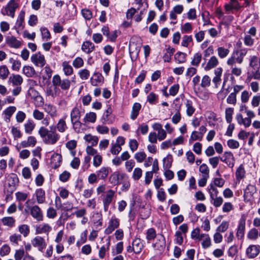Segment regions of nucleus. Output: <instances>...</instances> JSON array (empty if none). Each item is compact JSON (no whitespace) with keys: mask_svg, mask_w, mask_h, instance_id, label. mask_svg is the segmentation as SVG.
I'll return each instance as SVG.
<instances>
[{"mask_svg":"<svg viewBox=\"0 0 260 260\" xmlns=\"http://www.w3.org/2000/svg\"><path fill=\"white\" fill-rule=\"evenodd\" d=\"M38 133L43 139L44 143L48 145L55 144L60 138V136L55 131H49L44 126L40 127Z\"/></svg>","mask_w":260,"mask_h":260,"instance_id":"f257e3e1","label":"nucleus"},{"mask_svg":"<svg viewBox=\"0 0 260 260\" xmlns=\"http://www.w3.org/2000/svg\"><path fill=\"white\" fill-rule=\"evenodd\" d=\"M246 113L247 117L243 118L242 114L238 113L236 116V119L238 124H243L245 127H247L251 125V119L255 117V114L253 111L249 109H247Z\"/></svg>","mask_w":260,"mask_h":260,"instance_id":"f03ea898","label":"nucleus"},{"mask_svg":"<svg viewBox=\"0 0 260 260\" xmlns=\"http://www.w3.org/2000/svg\"><path fill=\"white\" fill-rule=\"evenodd\" d=\"M19 7V5L16 0H10L6 7L2 9L1 13L3 15L14 18L15 11Z\"/></svg>","mask_w":260,"mask_h":260,"instance_id":"7ed1b4c3","label":"nucleus"},{"mask_svg":"<svg viewBox=\"0 0 260 260\" xmlns=\"http://www.w3.org/2000/svg\"><path fill=\"white\" fill-rule=\"evenodd\" d=\"M52 84L54 86L60 87L62 90H68L71 86V81L68 79H61L58 75H54L52 78Z\"/></svg>","mask_w":260,"mask_h":260,"instance_id":"20e7f679","label":"nucleus"},{"mask_svg":"<svg viewBox=\"0 0 260 260\" xmlns=\"http://www.w3.org/2000/svg\"><path fill=\"white\" fill-rule=\"evenodd\" d=\"M32 246L38 249V251L42 252L47 247V243L44 238L37 236L31 240Z\"/></svg>","mask_w":260,"mask_h":260,"instance_id":"39448f33","label":"nucleus"},{"mask_svg":"<svg viewBox=\"0 0 260 260\" xmlns=\"http://www.w3.org/2000/svg\"><path fill=\"white\" fill-rule=\"evenodd\" d=\"M30 60L36 67L42 68L46 64L45 56L40 52L32 55L30 57Z\"/></svg>","mask_w":260,"mask_h":260,"instance_id":"423d86ee","label":"nucleus"},{"mask_svg":"<svg viewBox=\"0 0 260 260\" xmlns=\"http://www.w3.org/2000/svg\"><path fill=\"white\" fill-rule=\"evenodd\" d=\"M115 191L109 189L106 192V194L103 196V203L104 205V209L105 212L107 211L110 204L112 203Z\"/></svg>","mask_w":260,"mask_h":260,"instance_id":"0eeeda50","label":"nucleus"},{"mask_svg":"<svg viewBox=\"0 0 260 260\" xmlns=\"http://www.w3.org/2000/svg\"><path fill=\"white\" fill-rule=\"evenodd\" d=\"M29 211L32 217L37 221H42L43 219V213L41 208L37 205L29 207Z\"/></svg>","mask_w":260,"mask_h":260,"instance_id":"6e6552de","label":"nucleus"},{"mask_svg":"<svg viewBox=\"0 0 260 260\" xmlns=\"http://www.w3.org/2000/svg\"><path fill=\"white\" fill-rule=\"evenodd\" d=\"M220 160L231 168L234 166L235 160L233 154L230 151L224 152Z\"/></svg>","mask_w":260,"mask_h":260,"instance_id":"1a4fd4ad","label":"nucleus"},{"mask_svg":"<svg viewBox=\"0 0 260 260\" xmlns=\"http://www.w3.org/2000/svg\"><path fill=\"white\" fill-rule=\"evenodd\" d=\"M28 94L31 98L35 99L36 106L40 107L43 105V98L39 95V93L35 89L32 88H29L28 91Z\"/></svg>","mask_w":260,"mask_h":260,"instance_id":"9d476101","label":"nucleus"},{"mask_svg":"<svg viewBox=\"0 0 260 260\" xmlns=\"http://www.w3.org/2000/svg\"><path fill=\"white\" fill-rule=\"evenodd\" d=\"M9 187V191L12 192L18 183V178L15 174L12 173L8 175L6 180Z\"/></svg>","mask_w":260,"mask_h":260,"instance_id":"9b49d317","label":"nucleus"},{"mask_svg":"<svg viewBox=\"0 0 260 260\" xmlns=\"http://www.w3.org/2000/svg\"><path fill=\"white\" fill-rule=\"evenodd\" d=\"M119 225V220L115 217H112L109 222L108 226L106 229L105 233L107 235L112 233Z\"/></svg>","mask_w":260,"mask_h":260,"instance_id":"f8f14e48","label":"nucleus"},{"mask_svg":"<svg viewBox=\"0 0 260 260\" xmlns=\"http://www.w3.org/2000/svg\"><path fill=\"white\" fill-rule=\"evenodd\" d=\"M246 221L245 218H241L239 221L236 233V237L238 239H242L244 236Z\"/></svg>","mask_w":260,"mask_h":260,"instance_id":"ddd939ff","label":"nucleus"},{"mask_svg":"<svg viewBox=\"0 0 260 260\" xmlns=\"http://www.w3.org/2000/svg\"><path fill=\"white\" fill-rule=\"evenodd\" d=\"M6 43L10 47L16 49L21 46V42L14 36H8L6 38Z\"/></svg>","mask_w":260,"mask_h":260,"instance_id":"4468645a","label":"nucleus"},{"mask_svg":"<svg viewBox=\"0 0 260 260\" xmlns=\"http://www.w3.org/2000/svg\"><path fill=\"white\" fill-rule=\"evenodd\" d=\"M259 246L250 245L246 249V254L250 258L255 257L259 253Z\"/></svg>","mask_w":260,"mask_h":260,"instance_id":"2eb2a0df","label":"nucleus"},{"mask_svg":"<svg viewBox=\"0 0 260 260\" xmlns=\"http://www.w3.org/2000/svg\"><path fill=\"white\" fill-rule=\"evenodd\" d=\"M52 230L51 226L48 223H42L36 228V233L38 234H47Z\"/></svg>","mask_w":260,"mask_h":260,"instance_id":"dca6fc26","label":"nucleus"},{"mask_svg":"<svg viewBox=\"0 0 260 260\" xmlns=\"http://www.w3.org/2000/svg\"><path fill=\"white\" fill-rule=\"evenodd\" d=\"M104 80L102 75L99 73H95L90 78V82L93 86H98L102 84Z\"/></svg>","mask_w":260,"mask_h":260,"instance_id":"f3484780","label":"nucleus"},{"mask_svg":"<svg viewBox=\"0 0 260 260\" xmlns=\"http://www.w3.org/2000/svg\"><path fill=\"white\" fill-rule=\"evenodd\" d=\"M36 143V138L34 136H29L27 140L21 141L20 145L22 148L34 147Z\"/></svg>","mask_w":260,"mask_h":260,"instance_id":"a211bd4d","label":"nucleus"},{"mask_svg":"<svg viewBox=\"0 0 260 260\" xmlns=\"http://www.w3.org/2000/svg\"><path fill=\"white\" fill-rule=\"evenodd\" d=\"M132 245L133 246V250H134V252L136 254H139L144 247L142 241L141 239L138 238H136L133 240Z\"/></svg>","mask_w":260,"mask_h":260,"instance_id":"6ab92c4d","label":"nucleus"},{"mask_svg":"<svg viewBox=\"0 0 260 260\" xmlns=\"http://www.w3.org/2000/svg\"><path fill=\"white\" fill-rule=\"evenodd\" d=\"M25 12L24 10H21L18 16L17 19L15 23V28L16 29L21 30L23 28V23L24 22Z\"/></svg>","mask_w":260,"mask_h":260,"instance_id":"aec40b11","label":"nucleus"},{"mask_svg":"<svg viewBox=\"0 0 260 260\" xmlns=\"http://www.w3.org/2000/svg\"><path fill=\"white\" fill-rule=\"evenodd\" d=\"M8 82L13 85L20 86L23 82V78L20 75L12 74L9 78Z\"/></svg>","mask_w":260,"mask_h":260,"instance_id":"412c9836","label":"nucleus"},{"mask_svg":"<svg viewBox=\"0 0 260 260\" xmlns=\"http://www.w3.org/2000/svg\"><path fill=\"white\" fill-rule=\"evenodd\" d=\"M44 109L51 117H55L57 116V111L56 107L51 104H45Z\"/></svg>","mask_w":260,"mask_h":260,"instance_id":"4be33fe9","label":"nucleus"},{"mask_svg":"<svg viewBox=\"0 0 260 260\" xmlns=\"http://www.w3.org/2000/svg\"><path fill=\"white\" fill-rule=\"evenodd\" d=\"M66 118V116H64L59 119L56 125V128L59 133H63L68 129Z\"/></svg>","mask_w":260,"mask_h":260,"instance_id":"5701e85b","label":"nucleus"},{"mask_svg":"<svg viewBox=\"0 0 260 260\" xmlns=\"http://www.w3.org/2000/svg\"><path fill=\"white\" fill-rule=\"evenodd\" d=\"M94 45L89 41L83 42L81 47L82 50L87 54L92 52L94 50Z\"/></svg>","mask_w":260,"mask_h":260,"instance_id":"b1692460","label":"nucleus"},{"mask_svg":"<svg viewBox=\"0 0 260 260\" xmlns=\"http://www.w3.org/2000/svg\"><path fill=\"white\" fill-rule=\"evenodd\" d=\"M157 241L152 244V247L156 249L161 250L165 248L166 241L165 238L162 235L158 237Z\"/></svg>","mask_w":260,"mask_h":260,"instance_id":"393cba45","label":"nucleus"},{"mask_svg":"<svg viewBox=\"0 0 260 260\" xmlns=\"http://www.w3.org/2000/svg\"><path fill=\"white\" fill-rule=\"evenodd\" d=\"M1 221L3 225L10 228L14 227L16 222L15 218L11 216L4 217L1 219Z\"/></svg>","mask_w":260,"mask_h":260,"instance_id":"a878e982","label":"nucleus"},{"mask_svg":"<svg viewBox=\"0 0 260 260\" xmlns=\"http://www.w3.org/2000/svg\"><path fill=\"white\" fill-rule=\"evenodd\" d=\"M186 108V113L188 117H191L194 114L196 109L193 106L192 101L189 100H186L185 102Z\"/></svg>","mask_w":260,"mask_h":260,"instance_id":"bb28decb","label":"nucleus"},{"mask_svg":"<svg viewBox=\"0 0 260 260\" xmlns=\"http://www.w3.org/2000/svg\"><path fill=\"white\" fill-rule=\"evenodd\" d=\"M110 169L108 167H103L96 172L99 179L105 180L109 174Z\"/></svg>","mask_w":260,"mask_h":260,"instance_id":"cd10ccee","label":"nucleus"},{"mask_svg":"<svg viewBox=\"0 0 260 260\" xmlns=\"http://www.w3.org/2000/svg\"><path fill=\"white\" fill-rule=\"evenodd\" d=\"M219 64V61L217 57L212 56L208 60L205 69L206 70H210L214 68H215Z\"/></svg>","mask_w":260,"mask_h":260,"instance_id":"c85d7f7f","label":"nucleus"},{"mask_svg":"<svg viewBox=\"0 0 260 260\" xmlns=\"http://www.w3.org/2000/svg\"><path fill=\"white\" fill-rule=\"evenodd\" d=\"M112 111L111 108L109 107L104 113L101 119L102 122L103 124H111L113 123V120L109 118V116L112 113Z\"/></svg>","mask_w":260,"mask_h":260,"instance_id":"c756f323","label":"nucleus"},{"mask_svg":"<svg viewBox=\"0 0 260 260\" xmlns=\"http://www.w3.org/2000/svg\"><path fill=\"white\" fill-rule=\"evenodd\" d=\"M211 202L216 208L219 207L223 203V200L221 197L214 196V193H211Z\"/></svg>","mask_w":260,"mask_h":260,"instance_id":"7c9ffc66","label":"nucleus"},{"mask_svg":"<svg viewBox=\"0 0 260 260\" xmlns=\"http://www.w3.org/2000/svg\"><path fill=\"white\" fill-rule=\"evenodd\" d=\"M62 70L64 75L67 76H71L73 73V69L70 64L69 62L64 61L62 63Z\"/></svg>","mask_w":260,"mask_h":260,"instance_id":"2f4dec72","label":"nucleus"},{"mask_svg":"<svg viewBox=\"0 0 260 260\" xmlns=\"http://www.w3.org/2000/svg\"><path fill=\"white\" fill-rule=\"evenodd\" d=\"M141 108V105L140 103H135L132 108V111L131 114V118L135 120L138 116L139 111Z\"/></svg>","mask_w":260,"mask_h":260,"instance_id":"473e14b6","label":"nucleus"},{"mask_svg":"<svg viewBox=\"0 0 260 260\" xmlns=\"http://www.w3.org/2000/svg\"><path fill=\"white\" fill-rule=\"evenodd\" d=\"M36 124L32 120H28L24 124L26 134H31L35 127Z\"/></svg>","mask_w":260,"mask_h":260,"instance_id":"72a5a7b5","label":"nucleus"},{"mask_svg":"<svg viewBox=\"0 0 260 260\" xmlns=\"http://www.w3.org/2000/svg\"><path fill=\"white\" fill-rule=\"evenodd\" d=\"M81 117V112L77 107H74L71 111L70 113L71 121L78 120Z\"/></svg>","mask_w":260,"mask_h":260,"instance_id":"f704fd0d","label":"nucleus"},{"mask_svg":"<svg viewBox=\"0 0 260 260\" xmlns=\"http://www.w3.org/2000/svg\"><path fill=\"white\" fill-rule=\"evenodd\" d=\"M37 201L38 204H42L45 201V191L41 188L38 189L35 192Z\"/></svg>","mask_w":260,"mask_h":260,"instance_id":"c9c22d12","label":"nucleus"},{"mask_svg":"<svg viewBox=\"0 0 260 260\" xmlns=\"http://www.w3.org/2000/svg\"><path fill=\"white\" fill-rule=\"evenodd\" d=\"M216 51L218 57L221 59L225 58L230 53V50L228 48L221 46L218 47Z\"/></svg>","mask_w":260,"mask_h":260,"instance_id":"e433bc0d","label":"nucleus"},{"mask_svg":"<svg viewBox=\"0 0 260 260\" xmlns=\"http://www.w3.org/2000/svg\"><path fill=\"white\" fill-rule=\"evenodd\" d=\"M23 73L27 77H32L36 75V72L32 67L25 66L22 69Z\"/></svg>","mask_w":260,"mask_h":260,"instance_id":"4c0bfd02","label":"nucleus"},{"mask_svg":"<svg viewBox=\"0 0 260 260\" xmlns=\"http://www.w3.org/2000/svg\"><path fill=\"white\" fill-rule=\"evenodd\" d=\"M10 74V71L6 65L0 66V79L2 80L6 79Z\"/></svg>","mask_w":260,"mask_h":260,"instance_id":"58836bf2","label":"nucleus"},{"mask_svg":"<svg viewBox=\"0 0 260 260\" xmlns=\"http://www.w3.org/2000/svg\"><path fill=\"white\" fill-rule=\"evenodd\" d=\"M61 161V156L57 153L53 154L51 158V162L55 168L58 167Z\"/></svg>","mask_w":260,"mask_h":260,"instance_id":"ea45409f","label":"nucleus"},{"mask_svg":"<svg viewBox=\"0 0 260 260\" xmlns=\"http://www.w3.org/2000/svg\"><path fill=\"white\" fill-rule=\"evenodd\" d=\"M245 176V171L242 165H241L237 169L236 172V179L240 181Z\"/></svg>","mask_w":260,"mask_h":260,"instance_id":"a19ab883","label":"nucleus"},{"mask_svg":"<svg viewBox=\"0 0 260 260\" xmlns=\"http://www.w3.org/2000/svg\"><path fill=\"white\" fill-rule=\"evenodd\" d=\"M84 139L87 142L91 144V146H93L97 145L99 139L96 136H94L91 134L86 135L84 137Z\"/></svg>","mask_w":260,"mask_h":260,"instance_id":"79ce46f5","label":"nucleus"},{"mask_svg":"<svg viewBox=\"0 0 260 260\" xmlns=\"http://www.w3.org/2000/svg\"><path fill=\"white\" fill-rule=\"evenodd\" d=\"M255 192L256 187L255 186L249 184L247 186L244 190V196L246 197H252Z\"/></svg>","mask_w":260,"mask_h":260,"instance_id":"37998d69","label":"nucleus"},{"mask_svg":"<svg viewBox=\"0 0 260 260\" xmlns=\"http://www.w3.org/2000/svg\"><path fill=\"white\" fill-rule=\"evenodd\" d=\"M186 54L184 53L178 52L174 56L175 61L178 63H182L186 61Z\"/></svg>","mask_w":260,"mask_h":260,"instance_id":"c03bdc74","label":"nucleus"},{"mask_svg":"<svg viewBox=\"0 0 260 260\" xmlns=\"http://www.w3.org/2000/svg\"><path fill=\"white\" fill-rule=\"evenodd\" d=\"M180 29L183 34L190 33L193 30V26L190 22H185L181 25Z\"/></svg>","mask_w":260,"mask_h":260,"instance_id":"a18cd8bd","label":"nucleus"},{"mask_svg":"<svg viewBox=\"0 0 260 260\" xmlns=\"http://www.w3.org/2000/svg\"><path fill=\"white\" fill-rule=\"evenodd\" d=\"M96 119V115L94 112H89L85 114L84 118V121L85 122L94 123Z\"/></svg>","mask_w":260,"mask_h":260,"instance_id":"49530a36","label":"nucleus"},{"mask_svg":"<svg viewBox=\"0 0 260 260\" xmlns=\"http://www.w3.org/2000/svg\"><path fill=\"white\" fill-rule=\"evenodd\" d=\"M156 237V231L153 228L148 229L146 233V239L147 241L154 240Z\"/></svg>","mask_w":260,"mask_h":260,"instance_id":"de8ad7c7","label":"nucleus"},{"mask_svg":"<svg viewBox=\"0 0 260 260\" xmlns=\"http://www.w3.org/2000/svg\"><path fill=\"white\" fill-rule=\"evenodd\" d=\"M203 136L198 132V131H193L190 135L189 139V143L191 144L193 142L197 140H202Z\"/></svg>","mask_w":260,"mask_h":260,"instance_id":"09e8293b","label":"nucleus"},{"mask_svg":"<svg viewBox=\"0 0 260 260\" xmlns=\"http://www.w3.org/2000/svg\"><path fill=\"white\" fill-rule=\"evenodd\" d=\"M107 246H103L101 247L99 252V256L101 258H104L106 255V253L109 249V246L110 245V240L109 239L107 240Z\"/></svg>","mask_w":260,"mask_h":260,"instance_id":"8fccbe9b","label":"nucleus"},{"mask_svg":"<svg viewBox=\"0 0 260 260\" xmlns=\"http://www.w3.org/2000/svg\"><path fill=\"white\" fill-rule=\"evenodd\" d=\"M18 231L19 233L23 236L24 237H27L30 232L28 225L25 224L19 226Z\"/></svg>","mask_w":260,"mask_h":260,"instance_id":"3c124183","label":"nucleus"},{"mask_svg":"<svg viewBox=\"0 0 260 260\" xmlns=\"http://www.w3.org/2000/svg\"><path fill=\"white\" fill-rule=\"evenodd\" d=\"M252 93L251 92L248 91V90H243L241 94L240 99L242 103H246L249 101L250 97L251 96Z\"/></svg>","mask_w":260,"mask_h":260,"instance_id":"603ef678","label":"nucleus"},{"mask_svg":"<svg viewBox=\"0 0 260 260\" xmlns=\"http://www.w3.org/2000/svg\"><path fill=\"white\" fill-rule=\"evenodd\" d=\"M29 193L28 192H24L18 191L15 193V197L17 201L19 202H24L28 198Z\"/></svg>","mask_w":260,"mask_h":260,"instance_id":"864d4df0","label":"nucleus"},{"mask_svg":"<svg viewBox=\"0 0 260 260\" xmlns=\"http://www.w3.org/2000/svg\"><path fill=\"white\" fill-rule=\"evenodd\" d=\"M16 108L15 106H10L8 107L4 111V113L5 115L7 116V121H9L10 120V117L14 114V113L16 111Z\"/></svg>","mask_w":260,"mask_h":260,"instance_id":"5fc2aeb1","label":"nucleus"},{"mask_svg":"<svg viewBox=\"0 0 260 260\" xmlns=\"http://www.w3.org/2000/svg\"><path fill=\"white\" fill-rule=\"evenodd\" d=\"M233 113L234 109L233 108H228L225 109V119L229 123H231L232 121Z\"/></svg>","mask_w":260,"mask_h":260,"instance_id":"6e6d98bb","label":"nucleus"},{"mask_svg":"<svg viewBox=\"0 0 260 260\" xmlns=\"http://www.w3.org/2000/svg\"><path fill=\"white\" fill-rule=\"evenodd\" d=\"M142 170L140 168H136L133 173L132 178L135 181L138 180L142 177Z\"/></svg>","mask_w":260,"mask_h":260,"instance_id":"4d7b16f0","label":"nucleus"},{"mask_svg":"<svg viewBox=\"0 0 260 260\" xmlns=\"http://www.w3.org/2000/svg\"><path fill=\"white\" fill-rule=\"evenodd\" d=\"M9 240L12 244L18 245L19 242L21 241V236L15 233L10 236Z\"/></svg>","mask_w":260,"mask_h":260,"instance_id":"13d9d810","label":"nucleus"},{"mask_svg":"<svg viewBox=\"0 0 260 260\" xmlns=\"http://www.w3.org/2000/svg\"><path fill=\"white\" fill-rule=\"evenodd\" d=\"M202 59V54L200 53H196L194 54L191 64L194 66H198L200 63Z\"/></svg>","mask_w":260,"mask_h":260,"instance_id":"bf43d9fd","label":"nucleus"},{"mask_svg":"<svg viewBox=\"0 0 260 260\" xmlns=\"http://www.w3.org/2000/svg\"><path fill=\"white\" fill-rule=\"evenodd\" d=\"M11 133L15 140L20 139L22 137V133L18 127L12 126L11 128Z\"/></svg>","mask_w":260,"mask_h":260,"instance_id":"052dcab7","label":"nucleus"},{"mask_svg":"<svg viewBox=\"0 0 260 260\" xmlns=\"http://www.w3.org/2000/svg\"><path fill=\"white\" fill-rule=\"evenodd\" d=\"M11 251V248L8 244L3 245L0 249V255L5 256L8 255Z\"/></svg>","mask_w":260,"mask_h":260,"instance_id":"680f3d73","label":"nucleus"},{"mask_svg":"<svg viewBox=\"0 0 260 260\" xmlns=\"http://www.w3.org/2000/svg\"><path fill=\"white\" fill-rule=\"evenodd\" d=\"M258 236V232L257 229L253 228L251 229L248 234L247 237L250 240H256L257 239Z\"/></svg>","mask_w":260,"mask_h":260,"instance_id":"e2e57ef3","label":"nucleus"},{"mask_svg":"<svg viewBox=\"0 0 260 260\" xmlns=\"http://www.w3.org/2000/svg\"><path fill=\"white\" fill-rule=\"evenodd\" d=\"M78 74L82 80H85L88 79L90 76V72L87 69H84L80 70Z\"/></svg>","mask_w":260,"mask_h":260,"instance_id":"0e129e2a","label":"nucleus"},{"mask_svg":"<svg viewBox=\"0 0 260 260\" xmlns=\"http://www.w3.org/2000/svg\"><path fill=\"white\" fill-rule=\"evenodd\" d=\"M259 69H256L255 71H252L250 74L248 75L247 79L250 80L252 79L257 80H260V71Z\"/></svg>","mask_w":260,"mask_h":260,"instance_id":"69168bd1","label":"nucleus"},{"mask_svg":"<svg viewBox=\"0 0 260 260\" xmlns=\"http://www.w3.org/2000/svg\"><path fill=\"white\" fill-rule=\"evenodd\" d=\"M192 41L191 36L185 35L183 37L181 41V45L185 47H187L190 43Z\"/></svg>","mask_w":260,"mask_h":260,"instance_id":"338daca9","label":"nucleus"},{"mask_svg":"<svg viewBox=\"0 0 260 260\" xmlns=\"http://www.w3.org/2000/svg\"><path fill=\"white\" fill-rule=\"evenodd\" d=\"M260 104V95H255L252 96L251 100V105L253 108L259 106Z\"/></svg>","mask_w":260,"mask_h":260,"instance_id":"774afa93","label":"nucleus"}]
</instances>
